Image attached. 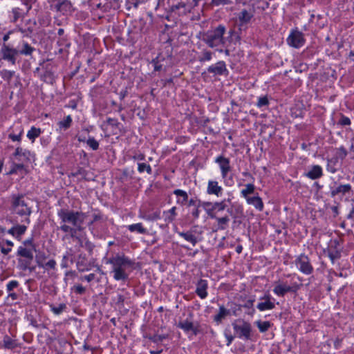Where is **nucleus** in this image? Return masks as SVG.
<instances>
[{"instance_id":"obj_1","label":"nucleus","mask_w":354,"mask_h":354,"mask_svg":"<svg viewBox=\"0 0 354 354\" xmlns=\"http://www.w3.org/2000/svg\"><path fill=\"white\" fill-rule=\"evenodd\" d=\"M35 48L27 41L21 39L18 46L14 47L9 44H3L0 53L3 60L8 62L12 65H15L19 55L32 56Z\"/></svg>"},{"instance_id":"obj_2","label":"nucleus","mask_w":354,"mask_h":354,"mask_svg":"<svg viewBox=\"0 0 354 354\" xmlns=\"http://www.w3.org/2000/svg\"><path fill=\"white\" fill-rule=\"evenodd\" d=\"M106 263L112 266L113 279L115 281H125L129 278L125 269L127 268H134L135 261L126 257L124 254L118 253L107 259Z\"/></svg>"},{"instance_id":"obj_3","label":"nucleus","mask_w":354,"mask_h":354,"mask_svg":"<svg viewBox=\"0 0 354 354\" xmlns=\"http://www.w3.org/2000/svg\"><path fill=\"white\" fill-rule=\"evenodd\" d=\"M10 209L19 216L24 217L23 222L27 224L30 223V216L32 211L31 207L25 200L24 194H12L11 196Z\"/></svg>"},{"instance_id":"obj_4","label":"nucleus","mask_w":354,"mask_h":354,"mask_svg":"<svg viewBox=\"0 0 354 354\" xmlns=\"http://www.w3.org/2000/svg\"><path fill=\"white\" fill-rule=\"evenodd\" d=\"M225 32V26L223 24H219L216 28L205 33L203 41L212 48L220 46H224L227 41V39L224 37Z\"/></svg>"},{"instance_id":"obj_5","label":"nucleus","mask_w":354,"mask_h":354,"mask_svg":"<svg viewBox=\"0 0 354 354\" xmlns=\"http://www.w3.org/2000/svg\"><path fill=\"white\" fill-rule=\"evenodd\" d=\"M57 216L64 224L71 223L73 227L83 225L86 214L62 208L58 210Z\"/></svg>"},{"instance_id":"obj_6","label":"nucleus","mask_w":354,"mask_h":354,"mask_svg":"<svg viewBox=\"0 0 354 354\" xmlns=\"http://www.w3.org/2000/svg\"><path fill=\"white\" fill-rule=\"evenodd\" d=\"M16 254L19 257L17 263L18 268L20 270L23 271L28 270L30 272L35 270V267L30 266L34 259L33 252H31L30 249L26 247H19Z\"/></svg>"},{"instance_id":"obj_7","label":"nucleus","mask_w":354,"mask_h":354,"mask_svg":"<svg viewBox=\"0 0 354 354\" xmlns=\"http://www.w3.org/2000/svg\"><path fill=\"white\" fill-rule=\"evenodd\" d=\"M16 254L19 257L17 263L18 268L20 270L23 271L28 270L30 272L35 270V267L30 266L34 259L33 252H31L30 249L26 247H19Z\"/></svg>"},{"instance_id":"obj_8","label":"nucleus","mask_w":354,"mask_h":354,"mask_svg":"<svg viewBox=\"0 0 354 354\" xmlns=\"http://www.w3.org/2000/svg\"><path fill=\"white\" fill-rule=\"evenodd\" d=\"M52 10L59 12L63 15H71L75 8L71 0H48Z\"/></svg>"},{"instance_id":"obj_9","label":"nucleus","mask_w":354,"mask_h":354,"mask_svg":"<svg viewBox=\"0 0 354 354\" xmlns=\"http://www.w3.org/2000/svg\"><path fill=\"white\" fill-rule=\"evenodd\" d=\"M273 292L279 297H284L288 292H297L300 288V285L297 282L288 285L287 281H277L274 282Z\"/></svg>"},{"instance_id":"obj_10","label":"nucleus","mask_w":354,"mask_h":354,"mask_svg":"<svg viewBox=\"0 0 354 354\" xmlns=\"http://www.w3.org/2000/svg\"><path fill=\"white\" fill-rule=\"evenodd\" d=\"M189 318L180 321L177 324V327L182 329L186 333L192 332L193 335H197L201 333L200 324L198 322H194L192 321L193 317L192 313H189Z\"/></svg>"},{"instance_id":"obj_11","label":"nucleus","mask_w":354,"mask_h":354,"mask_svg":"<svg viewBox=\"0 0 354 354\" xmlns=\"http://www.w3.org/2000/svg\"><path fill=\"white\" fill-rule=\"evenodd\" d=\"M239 323L234 322L232 324V327L239 338H244L249 339L251 337L252 326L250 323L244 320L238 321Z\"/></svg>"},{"instance_id":"obj_12","label":"nucleus","mask_w":354,"mask_h":354,"mask_svg":"<svg viewBox=\"0 0 354 354\" xmlns=\"http://www.w3.org/2000/svg\"><path fill=\"white\" fill-rule=\"evenodd\" d=\"M295 263L298 270L304 274H311L314 271L309 257L304 253L297 257Z\"/></svg>"},{"instance_id":"obj_13","label":"nucleus","mask_w":354,"mask_h":354,"mask_svg":"<svg viewBox=\"0 0 354 354\" xmlns=\"http://www.w3.org/2000/svg\"><path fill=\"white\" fill-rule=\"evenodd\" d=\"M305 42L304 35L297 29L292 30L287 38L288 44L295 48H300Z\"/></svg>"},{"instance_id":"obj_14","label":"nucleus","mask_w":354,"mask_h":354,"mask_svg":"<svg viewBox=\"0 0 354 354\" xmlns=\"http://www.w3.org/2000/svg\"><path fill=\"white\" fill-rule=\"evenodd\" d=\"M202 207L205 210L207 214L212 218H216L214 211H223L226 207L225 201L221 202L211 203L204 201L202 204Z\"/></svg>"},{"instance_id":"obj_15","label":"nucleus","mask_w":354,"mask_h":354,"mask_svg":"<svg viewBox=\"0 0 354 354\" xmlns=\"http://www.w3.org/2000/svg\"><path fill=\"white\" fill-rule=\"evenodd\" d=\"M333 185L334 186L330 185V196L332 198H334L337 195L344 196L352 191V187L350 184L337 185V183L335 181Z\"/></svg>"},{"instance_id":"obj_16","label":"nucleus","mask_w":354,"mask_h":354,"mask_svg":"<svg viewBox=\"0 0 354 354\" xmlns=\"http://www.w3.org/2000/svg\"><path fill=\"white\" fill-rule=\"evenodd\" d=\"M215 162L217 163L219 166L222 178L225 179L228 173L232 169L230 159L223 155H220L215 159Z\"/></svg>"},{"instance_id":"obj_17","label":"nucleus","mask_w":354,"mask_h":354,"mask_svg":"<svg viewBox=\"0 0 354 354\" xmlns=\"http://www.w3.org/2000/svg\"><path fill=\"white\" fill-rule=\"evenodd\" d=\"M207 72L213 74L214 75L227 76L229 74V71L227 70L224 61H219L215 64L209 66L207 68Z\"/></svg>"},{"instance_id":"obj_18","label":"nucleus","mask_w":354,"mask_h":354,"mask_svg":"<svg viewBox=\"0 0 354 354\" xmlns=\"http://www.w3.org/2000/svg\"><path fill=\"white\" fill-rule=\"evenodd\" d=\"M93 266V263L88 261L86 254L81 253L78 255L76 266L79 272L88 271Z\"/></svg>"},{"instance_id":"obj_19","label":"nucleus","mask_w":354,"mask_h":354,"mask_svg":"<svg viewBox=\"0 0 354 354\" xmlns=\"http://www.w3.org/2000/svg\"><path fill=\"white\" fill-rule=\"evenodd\" d=\"M254 9H243L237 14V19L239 26L248 24L254 17Z\"/></svg>"},{"instance_id":"obj_20","label":"nucleus","mask_w":354,"mask_h":354,"mask_svg":"<svg viewBox=\"0 0 354 354\" xmlns=\"http://www.w3.org/2000/svg\"><path fill=\"white\" fill-rule=\"evenodd\" d=\"M208 282L205 279H200L196 283V294L202 299H205L207 295Z\"/></svg>"},{"instance_id":"obj_21","label":"nucleus","mask_w":354,"mask_h":354,"mask_svg":"<svg viewBox=\"0 0 354 354\" xmlns=\"http://www.w3.org/2000/svg\"><path fill=\"white\" fill-rule=\"evenodd\" d=\"M55 73L52 71L51 67L46 66L44 68V73L40 75V79L46 84L53 85L55 82Z\"/></svg>"},{"instance_id":"obj_22","label":"nucleus","mask_w":354,"mask_h":354,"mask_svg":"<svg viewBox=\"0 0 354 354\" xmlns=\"http://www.w3.org/2000/svg\"><path fill=\"white\" fill-rule=\"evenodd\" d=\"M26 230V225L17 224L16 225L9 229L7 232L16 238L17 240L20 241L21 239V236L25 234Z\"/></svg>"},{"instance_id":"obj_23","label":"nucleus","mask_w":354,"mask_h":354,"mask_svg":"<svg viewBox=\"0 0 354 354\" xmlns=\"http://www.w3.org/2000/svg\"><path fill=\"white\" fill-rule=\"evenodd\" d=\"M207 193L219 197L223 194V188L221 186L218 185L217 181L210 180L207 183Z\"/></svg>"},{"instance_id":"obj_24","label":"nucleus","mask_w":354,"mask_h":354,"mask_svg":"<svg viewBox=\"0 0 354 354\" xmlns=\"http://www.w3.org/2000/svg\"><path fill=\"white\" fill-rule=\"evenodd\" d=\"M245 200L248 205L254 206L259 212L263 211L264 207L263 202L258 193L253 196H249Z\"/></svg>"},{"instance_id":"obj_25","label":"nucleus","mask_w":354,"mask_h":354,"mask_svg":"<svg viewBox=\"0 0 354 354\" xmlns=\"http://www.w3.org/2000/svg\"><path fill=\"white\" fill-rule=\"evenodd\" d=\"M305 176L311 180L319 179L323 176V169L319 165H313Z\"/></svg>"},{"instance_id":"obj_26","label":"nucleus","mask_w":354,"mask_h":354,"mask_svg":"<svg viewBox=\"0 0 354 354\" xmlns=\"http://www.w3.org/2000/svg\"><path fill=\"white\" fill-rule=\"evenodd\" d=\"M59 229L63 232L69 233L71 238H77L76 234L77 232H82L84 230L83 225L71 227L66 224L62 225Z\"/></svg>"},{"instance_id":"obj_27","label":"nucleus","mask_w":354,"mask_h":354,"mask_svg":"<svg viewBox=\"0 0 354 354\" xmlns=\"http://www.w3.org/2000/svg\"><path fill=\"white\" fill-rule=\"evenodd\" d=\"M36 262L39 268H44L46 270H55L57 265L55 260L53 259L46 263L43 262L41 256H36Z\"/></svg>"},{"instance_id":"obj_28","label":"nucleus","mask_w":354,"mask_h":354,"mask_svg":"<svg viewBox=\"0 0 354 354\" xmlns=\"http://www.w3.org/2000/svg\"><path fill=\"white\" fill-rule=\"evenodd\" d=\"M173 194H175L177 197V204L181 206H184L187 203L188 194L185 191L180 189H176L174 190Z\"/></svg>"},{"instance_id":"obj_29","label":"nucleus","mask_w":354,"mask_h":354,"mask_svg":"<svg viewBox=\"0 0 354 354\" xmlns=\"http://www.w3.org/2000/svg\"><path fill=\"white\" fill-rule=\"evenodd\" d=\"M92 220L88 223V227L91 231H93L97 222L105 221L104 215L98 210H95L92 214Z\"/></svg>"},{"instance_id":"obj_30","label":"nucleus","mask_w":354,"mask_h":354,"mask_svg":"<svg viewBox=\"0 0 354 354\" xmlns=\"http://www.w3.org/2000/svg\"><path fill=\"white\" fill-rule=\"evenodd\" d=\"M230 314V310L225 308L224 306H220L218 313L214 316L213 320L217 324H220L222 322L223 319Z\"/></svg>"},{"instance_id":"obj_31","label":"nucleus","mask_w":354,"mask_h":354,"mask_svg":"<svg viewBox=\"0 0 354 354\" xmlns=\"http://www.w3.org/2000/svg\"><path fill=\"white\" fill-rule=\"evenodd\" d=\"M127 229L131 232H137L140 234H147L149 233L147 228L144 227L142 223H134L128 225Z\"/></svg>"},{"instance_id":"obj_32","label":"nucleus","mask_w":354,"mask_h":354,"mask_svg":"<svg viewBox=\"0 0 354 354\" xmlns=\"http://www.w3.org/2000/svg\"><path fill=\"white\" fill-rule=\"evenodd\" d=\"M178 234L185 240L190 242L193 246L196 245L198 241L197 237L191 231L178 232Z\"/></svg>"},{"instance_id":"obj_33","label":"nucleus","mask_w":354,"mask_h":354,"mask_svg":"<svg viewBox=\"0 0 354 354\" xmlns=\"http://www.w3.org/2000/svg\"><path fill=\"white\" fill-rule=\"evenodd\" d=\"M255 301L254 299H249L247 300L244 304L240 305L241 308H245V314L252 317L255 313V309L254 308V302Z\"/></svg>"},{"instance_id":"obj_34","label":"nucleus","mask_w":354,"mask_h":354,"mask_svg":"<svg viewBox=\"0 0 354 354\" xmlns=\"http://www.w3.org/2000/svg\"><path fill=\"white\" fill-rule=\"evenodd\" d=\"M326 252L333 263L341 257V251L338 248H333V246H330Z\"/></svg>"},{"instance_id":"obj_35","label":"nucleus","mask_w":354,"mask_h":354,"mask_svg":"<svg viewBox=\"0 0 354 354\" xmlns=\"http://www.w3.org/2000/svg\"><path fill=\"white\" fill-rule=\"evenodd\" d=\"M255 186L252 183H248L245 185V188L241 191V196L246 199L251 194H254Z\"/></svg>"},{"instance_id":"obj_36","label":"nucleus","mask_w":354,"mask_h":354,"mask_svg":"<svg viewBox=\"0 0 354 354\" xmlns=\"http://www.w3.org/2000/svg\"><path fill=\"white\" fill-rule=\"evenodd\" d=\"M217 221V229L216 230H225L227 227V223L230 221V218L227 216L223 217H217L214 218Z\"/></svg>"},{"instance_id":"obj_37","label":"nucleus","mask_w":354,"mask_h":354,"mask_svg":"<svg viewBox=\"0 0 354 354\" xmlns=\"http://www.w3.org/2000/svg\"><path fill=\"white\" fill-rule=\"evenodd\" d=\"M140 218L147 220L148 221H154L160 219V210L158 209L150 214H140Z\"/></svg>"},{"instance_id":"obj_38","label":"nucleus","mask_w":354,"mask_h":354,"mask_svg":"<svg viewBox=\"0 0 354 354\" xmlns=\"http://www.w3.org/2000/svg\"><path fill=\"white\" fill-rule=\"evenodd\" d=\"M3 345L6 348L15 349L18 347V344L16 340L12 339L8 335H6L3 339Z\"/></svg>"},{"instance_id":"obj_39","label":"nucleus","mask_w":354,"mask_h":354,"mask_svg":"<svg viewBox=\"0 0 354 354\" xmlns=\"http://www.w3.org/2000/svg\"><path fill=\"white\" fill-rule=\"evenodd\" d=\"M257 308L260 311L272 310L275 308V304L273 301H264L259 302L257 304Z\"/></svg>"},{"instance_id":"obj_40","label":"nucleus","mask_w":354,"mask_h":354,"mask_svg":"<svg viewBox=\"0 0 354 354\" xmlns=\"http://www.w3.org/2000/svg\"><path fill=\"white\" fill-rule=\"evenodd\" d=\"M88 174V171H86L84 168L81 167H77L76 170L74 171H72L68 174V177H77L80 176L82 179L87 180L86 176Z\"/></svg>"},{"instance_id":"obj_41","label":"nucleus","mask_w":354,"mask_h":354,"mask_svg":"<svg viewBox=\"0 0 354 354\" xmlns=\"http://www.w3.org/2000/svg\"><path fill=\"white\" fill-rule=\"evenodd\" d=\"M41 133V130L39 128L32 127L27 133V137L33 142L37 138Z\"/></svg>"},{"instance_id":"obj_42","label":"nucleus","mask_w":354,"mask_h":354,"mask_svg":"<svg viewBox=\"0 0 354 354\" xmlns=\"http://www.w3.org/2000/svg\"><path fill=\"white\" fill-rule=\"evenodd\" d=\"M255 324L261 333H266L272 326V324L269 321L263 322L258 320L255 322Z\"/></svg>"},{"instance_id":"obj_43","label":"nucleus","mask_w":354,"mask_h":354,"mask_svg":"<svg viewBox=\"0 0 354 354\" xmlns=\"http://www.w3.org/2000/svg\"><path fill=\"white\" fill-rule=\"evenodd\" d=\"M72 122V118L70 115H68L64 119V120L59 121L57 123V125L60 129L66 130L71 127Z\"/></svg>"},{"instance_id":"obj_44","label":"nucleus","mask_w":354,"mask_h":354,"mask_svg":"<svg viewBox=\"0 0 354 354\" xmlns=\"http://www.w3.org/2000/svg\"><path fill=\"white\" fill-rule=\"evenodd\" d=\"M30 155V151L29 150L23 149L20 147H17L15 149V151L13 153V156L15 158H18L19 156H24L26 159H28V157Z\"/></svg>"},{"instance_id":"obj_45","label":"nucleus","mask_w":354,"mask_h":354,"mask_svg":"<svg viewBox=\"0 0 354 354\" xmlns=\"http://www.w3.org/2000/svg\"><path fill=\"white\" fill-rule=\"evenodd\" d=\"M86 143L93 151H97L99 149V142L93 136H89Z\"/></svg>"},{"instance_id":"obj_46","label":"nucleus","mask_w":354,"mask_h":354,"mask_svg":"<svg viewBox=\"0 0 354 354\" xmlns=\"http://www.w3.org/2000/svg\"><path fill=\"white\" fill-rule=\"evenodd\" d=\"M20 247H26L28 248L31 250V252H33V251H36V245L34 243V239L33 237H30L22 242V245Z\"/></svg>"},{"instance_id":"obj_47","label":"nucleus","mask_w":354,"mask_h":354,"mask_svg":"<svg viewBox=\"0 0 354 354\" xmlns=\"http://www.w3.org/2000/svg\"><path fill=\"white\" fill-rule=\"evenodd\" d=\"M212 53L209 50H204L201 53V55L198 57V61L200 62H205L207 61H210L212 58Z\"/></svg>"},{"instance_id":"obj_48","label":"nucleus","mask_w":354,"mask_h":354,"mask_svg":"<svg viewBox=\"0 0 354 354\" xmlns=\"http://www.w3.org/2000/svg\"><path fill=\"white\" fill-rule=\"evenodd\" d=\"M168 335H159L154 334L153 335L149 336L148 338L154 343H160L167 339Z\"/></svg>"},{"instance_id":"obj_49","label":"nucleus","mask_w":354,"mask_h":354,"mask_svg":"<svg viewBox=\"0 0 354 354\" xmlns=\"http://www.w3.org/2000/svg\"><path fill=\"white\" fill-rule=\"evenodd\" d=\"M162 60H164V58L161 59L159 55L152 59L151 63L153 66L154 71H160L162 70V65L160 64Z\"/></svg>"},{"instance_id":"obj_50","label":"nucleus","mask_w":354,"mask_h":354,"mask_svg":"<svg viewBox=\"0 0 354 354\" xmlns=\"http://www.w3.org/2000/svg\"><path fill=\"white\" fill-rule=\"evenodd\" d=\"M51 311L55 315L61 314L66 308V305L65 304H59L58 306H55L54 305H50Z\"/></svg>"},{"instance_id":"obj_51","label":"nucleus","mask_w":354,"mask_h":354,"mask_svg":"<svg viewBox=\"0 0 354 354\" xmlns=\"http://www.w3.org/2000/svg\"><path fill=\"white\" fill-rule=\"evenodd\" d=\"M14 71L3 69L0 71L1 77L6 81L10 82L14 76Z\"/></svg>"},{"instance_id":"obj_52","label":"nucleus","mask_w":354,"mask_h":354,"mask_svg":"<svg viewBox=\"0 0 354 354\" xmlns=\"http://www.w3.org/2000/svg\"><path fill=\"white\" fill-rule=\"evenodd\" d=\"M138 170L140 173H142L146 171L148 174H152L151 166L149 164L144 162L138 164Z\"/></svg>"},{"instance_id":"obj_53","label":"nucleus","mask_w":354,"mask_h":354,"mask_svg":"<svg viewBox=\"0 0 354 354\" xmlns=\"http://www.w3.org/2000/svg\"><path fill=\"white\" fill-rule=\"evenodd\" d=\"M336 162H337L336 158H332V159L328 160L326 169L329 172H330L332 174H335L337 171V169L335 167Z\"/></svg>"},{"instance_id":"obj_54","label":"nucleus","mask_w":354,"mask_h":354,"mask_svg":"<svg viewBox=\"0 0 354 354\" xmlns=\"http://www.w3.org/2000/svg\"><path fill=\"white\" fill-rule=\"evenodd\" d=\"M71 290L73 292L77 295H84L86 292V288L82 286L81 284H77L73 286L71 288Z\"/></svg>"},{"instance_id":"obj_55","label":"nucleus","mask_w":354,"mask_h":354,"mask_svg":"<svg viewBox=\"0 0 354 354\" xmlns=\"http://www.w3.org/2000/svg\"><path fill=\"white\" fill-rule=\"evenodd\" d=\"M351 124V122L350 118L341 113L340 118L337 122V124L344 127L349 126Z\"/></svg>"},{"instance_id":"obj_56","label":"nucleus","mask_w":354,"mask_h":354,"mask_svg":"<svg viewBox=\"0 0 354 354\" xmlns=\"http://www.w3.org/2000/svg\"><path fill=\"white\" fill-rule=\"evenodd\" d=\"M232 0H211V5L212 6H225L232 3Z\"/></svg>"},{"instance_id":"obj_57","label":"nucleus","mask_w":354,"mask_h":354,"mask_svg":"<svg viewBox=\"0 0 354 354\" xmlns=\"http://www.w3.org/2000/svg\"><path fill=\"white\" fill-rule=\"evenodd\" d=\"M269 104V100L267 96H262L259 97L257 106L259 108L266 106Z\"/></svg>"},{"instance_id":"obj_58","label":"nucleus","mask_w":354,"mask_h":354,"mask_svg":"<svg viewBox=\"0 0 354 354\" xmlns=\"http://www.w3.org/2000/svg\"><path fill=\"white\" fill-rule=\"evenodd\" d=\"M337 154L339 158H340L341 160H344L347 156V151L344 146H341L339 148L337 149Z\"/></svg>"},{"instance_id":"obj_59","label":"nucleus","mask_w":354,"mask_h":354,"mask_svg":"<svg viewBox=\"0 0 354 354\" xmlns=\"http://www.w3.org/2000/svg\"><path fill=\"white\" fill-rule=\"evenodd\" d=\"M203 202V201H201L200 199L193 198H190L187 201L188 206H189V207H191V206L202 207Z\"/></svg>"},{"instance_id":"obj_60","label":"nucleus","mask_w":354,"mask_h":354,"mask_svg":"<svg viewBox=\"0 0 354 354\" xmlns=\"http://www.w3.org/2000/svg\"><path fill=\"white\" fill-rule=\"evenodd\" d=\"M19 285V283L17 280H12L6 285V290L8 292H11L17 288Z\"/></svg>"},{"instance_id":"obj_61","label":"nucleus","mask_w":354,"mask_h":354,"mask_svg":"<svg viewBox=\"0 0 354 354\" xmlns=\"http://www.w3.org/2000/svg\"><path fill=\"white\" fill-rule=\"evenodd\" d=\"M106 122L109 125H110V126H111L113 127H115V128H119L120 126L121 125V124L115 118H108L106 119Z\"/></svg>"},{"instance_id":"obj_62","label":"nucleus","mask_w":354,"mask_h":354,"mask_svg":"<svg viewBox=\"0 0 354 354\" xmlns=\"http://www.w3.org/2000/svg\"><path fill=\"white\" fill-rule=\"evenodd\" d=\"M24 165L23 164H14L12 168L8 173L9 175L17 174L18 170L23 169Z\"/></svg>"},{"instance_id":"obj_63","label":"nucleus","mask_w":354,"mask_h":354,"mask_svg":"<svg viewBox=\"0 0 354 354\" xmlns=\"http://www.w3.org/2000/svg\"><path fill=\"white\" fill-rule=\"evenodd\" d=\"M12 12L13 14L12 22L15 23L21 17L20 9L19 8H14L12 10Z\"/></svg>"},{"instance_id":"obj_64","label":"nucleus","mask_w":354,"mask_h":354,"mask_svg":"<svg viewBox=\"0 0 354 354\" xmlns=\"http://www.w3.org/2000/svg\"><path fill=\"white\" fill-rule=\"evenodd\" d=\"M68 257H69V254L68 252L62 257V262H61L62 268H68V266H69L68 263Z\"/></svg>"}]
</instances>
